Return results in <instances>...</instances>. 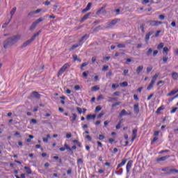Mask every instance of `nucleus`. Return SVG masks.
<instances>
[{"instance_id": "nucleus-10", "label": "nucleus", "mask_w": 178, "mask_h": 178, "mask_svg": "<svg viewBox=\"0 0 178 178\" xmlns=\"http://www.w3.org/2000/svg\"><path fill=\"white\" fill-rule=\"evenodd\" d=\"M134 112L136 115L140 113V106H138V104L134 105Z\"/></svg>"}, {"instance_id": "nucleus-41", "label": "nucleus", "mask_w": 178, "mask_h": 178, "mask_svg": "<svg viewBox=\"0 0 178 178\" xmlns=\"http://www.w3.org/2000/svg\"><path fill=\"white\" fill-rule=\"evenodd\" d=\"M91 6H92V3H88L87 6L86 7V8L88 10H90V9H91Z\"/></svg>"}, {"instance_id": "nucleus-1", "label": "nucleus", "mask_w": 178, "mask_h": 178, "mask_svg": "<svg viewBox=\"0 0 178 178\" xmlns=\"http://www.w3.org/2000/svg\"><path fill=\"white\" fill-rule=\"evenodd\" d=\"M19 40H20V35H15L7 38L3 43L4 49H8L10 47L15 45Z\"/></svg>"}, {"instance_id": "nucleus-50", "label": "nucleus", "mask_w": 178, "mask_h": 178, "mask_svg": "<svg viewBox=\"0 0 178 178\" xmlns=\"http://www.w3.org/2000/svg\"><path fill=\"white\" fill-rule=\"evenodd\" d=\"M77 164L78 165H83V160L81 159H78Z\"/></svg>"}, {"instance_id": "nucleus-53", "label": "nucleus", "mask_w": 178, "mask_h": 178, "mask_svg": "<svg viewBox=\"0 0 178 178\" xmlns=\"http://www.w3.org/2000/svg\"><path fill=\"white\" fill-rule=\"evenodd\" d=\"M88 65V63H83L81 69H83V67H86V66Z\"/></svg>"}, {"instance_id": "nucleus-33", "label": "nucleus", "mask_w": 178, "mask_h": 178, "mask_svg": "<svg viewBox=\"0 0 178 178\" xmlns=\"http://www.w3.org/2000/svg\"><path fill=\"white\" fill-rule=\"evenodd\" d=\"M156 141H158V137L155 136L153 140H152V145H154V144H155V143H156Z\"/></svg>"}, {"instance_id": "nucleus-5", "label": "nucleus", "mask_w": 178, "mask_h": 178, "mask_svg": "<svg viewBox=\"0 0 178 178\" xmlns=\"http://www.w3.org/2000/svg\"><path fill=\"white\" fill-rule=\"evenodd\" d=\"M158 77H159V73L155 74L154 76L152 77L150 83L147 88V90H148V91H149V90H151L154 87V84H155V81H156Z\"/></svg>"}, {"instance_id": "nucleus-8", "label": "nucleus", "mask_w": 178, "mask_h": 178, "mask_svg": "<svg viewBox=\"0 0 178 178\" xmlns=\"http://www.w3.org/2000/svg\"><path fill=\"white\" fill-rule=\"evenodd\" d=\"M147 23H149V25L152 26H159V24H162V22L155 20H149Z\"/></svg>"}, {"instance_id": "nucleus-12", "label": "nucleus", "mask_w": 178, "mask_h": 178, "mask_svg": "<svg viewBox=\"0 0 178 178\" xmlns=\"http://www.w3.org/2000/svg\"><path fill=\"white\" fill-rule=\"evenodd\" d=\"M32 42H33L29 39L22 44V45L21 46V48L22 49L26 48V47H29V45H30Z\"/></svg>"}, {"instance_id": "nucleus-27", "label": "nucleus", "mask_w": 178, "mask_h": 178, "mask_svg": "<svg viewBox=\"0 0 178 178\" xmlns=\"http://www.w3.org/2000/svg\"><path fill=\"white\" fill-rule=\"evenodd\" d=\"M16 7L13 8V9L10 11V15H11V18L13 17V15H15V13H16Z\"/></svg>"}, {"instance_id": "nucleus-16", "label": "nucleus", "mask_w": 178, "mask_h": 178, "mask_svg": "<svg viewBox=\"0 0 178 178\" xmlns=\"http://www.w3.org/2000/svg\"><path fill=\"white\" fill-rule=\"evenodd\" d=\"M40 34H41V31H39L38 32H37L36 33H35L31 38V39H29L31 40V42H33L35 38H37V37H38L40 35Z\"/></svg>"}, {"instance_id": "nucleus-55", "label": "nucleus", "mask_w": 178, "mask_h": 178, "mask_svg": "<svg viewBox=\"0 0 178 178\" xmlns=\"http://www.w3.org/2000/svg\"><path fill=\"white\" fill-rule=\"evenodd\" d=\"M159 19H160V20H165V15H160L159 16Z\"/></svg>"}, {"instance_id": "nucleus-15", "label": "nucleus", "mask_w": 178, "mask_h": 178, "mask_svg": "<svg viewBox=\"0 0 178 178\" xmlns=\"http://www.w3.org/2000/svg\"><path fill=\"white\" fill-rule=\"evenodd\" d=\"M168 158H170V156H161L160 158H158L156 159L157 162H163V161H166V159H168Z\"/></svg>"}, {"instance_id": "nucleus-13", "label": "nucleus", "mask_w": 178, "mask_h": 178, "mask_svg": "<svg viewBox=\"0 0 178 178\" xmlns=\"http://www.w3.org/2000/svg\"><path fill=\"white\" fill-rule=\"evenodd\" d=\"M126 162H127V159H122V162L118 165L116 170H118L120 168H122V166H124V165H126Z\"/></svg>"}, {"instance_id": "nucleus-56", "label": "nucleus", "mask_w": 178, "mask_h": 178, "mask_svg": "<svg viewBox=\"0 0 178 178\" xmlns=\"http://www.w3.org/2000/svg\"><path fill=\"white\" fill-rule=\"evenodd\" d=\"M33 123V124H37V120L35 119H31V124Z\"/></svg>"}, {"instance_id": "nucleus-35", "label": "nucleus", "mask_w": 178, "mask_h": 178, "mask_svg": "<svg viewBox=\"0 0 178 178\" xmlns=\"http://www.w3.org/2000/svg\"><path fill=\"white\" fill-rule=\"evenodd\" d=\"M151 54H152V49L149 48L148 49V51L146 52V55H147V56H149V55H151Z\"/></svg>"}, {"instance_id": "nucleus-39", "label": "nucleus", "mask_w": 178, "mask_h": 178, "mask_svg": "<svg viewBox=\"0 0 178 178\" xmlns=\"http://www.w3.org/2000/svg\"><path fill=\"white\" fill-rule=\"evenodd\" d=\"M74 60H78V62H81V59L77 57V55H73Z\"/></svg>"}, {"instance_id": "nucleus-4", "label": "nucleus", "mask_w": 178, "mask_h": 178, "mask_svg": "<svg viewBox=\"0 0 178 178\" xmlns=\"http://www.w3.org/2000/svg\"><path fill=\"white\" fill-rule=\"evenodd\" d=\"M120 19L119 18H115L114 19H112L111 22H107V26L106 27V29H112V27H113L114 26H116V24H118V23H119V22H120Z\"/></svg>"}, {"instance_id": "nucleus-42", "label": "nucleus", "mask_w": 178, "mask_h": 178, "mask_svg": "<svg viewBox=\"0 0 178 178\" xmlns=\"http://www.w3.org/2000/svg\"><path fill=\"white\" fill-rule=\"evenodd\" d=\"M10 22V19H9L8 22H6L2 25V29H6V27L8 26V24H9V23Z\"/></svg>"}, {"instance_id": "nucleus-58", "label": "nucleus", "mask_w": 178, "mask_h": 178, "mask_svg": "<svg viewBox=\"0 0 178 178\" xmlns=\"http://www.w3.org/2000/svg\"><path fill=\"white\" fill-rule=\"evenodd\" d=\"M177 111V107H175V108H173L171 110L170 113H175V112H176Z\"/></svg>"}, {"instance_id": "nucleus-45", "label": "nucleus", "mask_w": 178, "mask_h": 178, "mask_svg": "<svg viewBox=\"0 0 178 178\" xmlns=\"http://www.w3.org/2000/svg\"><path fill=\"white\" fill-rule=\"evenodd\" d=\"M14 136L15 137H19V138H21L22 137V135H20V133L19 131H16L15 134H14Z\"/></svg>"}, {"instance_id": "nucleus-44", "label": "nucleus", "mask_w": 178, "mask_h": 178, "mask_svg": "<svg viewBox=\"0 0 178 178\" xmlns=\"http://www.w3.org/2000/svg\"><path fill=\"white\" fill-rule=\"evenodd\" d=\"M145 27V24H142L140 26V30H142V33H144V29Z\"/></svg>"}, {"instance_id": "nucleus-37", "label": "nucleus", "mask_w": 178, "mask_h": 178, "mask_svg": "<svg viewBox=\"0 0 178 178\" xmlns=\"http://www.w3.org/2000/svg\"><path fill=\"white\" fill-rule=\"evenodd\" d=\"M120 104H122V102H116L115 104H113L111 105V108H115V106H118V105H120Z\"/></svg>"}, {"instance_id": "nucleus-21", "label": "nucleus", "mask_w": 178, "mask_h": 178, "mask_svg": "<svg viewBox=\"0 0 178 178\" xmlns=\"http://www.w3.org/2000/svg\"><path fill=\"white\" fill-rule=\"evenodd\" d=\"M90 37V35L88 34H85L79 40V42H83V40H88V38Z\"/></svg>"}, {"instance_id": "nucleus-38", "label": "nucleus", "mask_w": 178, "mask_h": 178, "mask_svg": "<svg viewBox=\"0 0 178 178\" xmlns=\"http://www.w3.org/2000/svg\"><path fill=\"white\" fill-rule=\"evenodd\" d=\"M121 126H122V121H120V122H118V124L116 125L115 129H116L117 130H119V129H120Z\"/></svg>"}, {"instance_id": "nucleus-49", "label": "nucleus", "mask_w": 178, "mask_h": 178, "mask_svg": "<svg viewBox=\"0 0 178 178\" xmlns=\"http://www.w3.org/2000/svg\"><path fill=\"white\" fill-rule=\"evenodd\" d=\"M99 140H105V136L102 134L99 135Z\"/></svg>"}, {"instance_id": "nucleus-14", "label": "nucleus", "mask_w": 178, "mask_h": 178, "mask_svg": "<svg viewBox=\"0 0 178 178\" xmlns=\"http://www.w3.org/2000/svg\"><path fill=\"white\" fill-rule=\"evenodd\" d=\"M126 162H127V159H122V162L118 165L116 170H118L120 168H122V166H124V165H126Z\"/></svg>"}, {"instance_id": "nucleus-32", "label": "nucleus", "mask_w": 178, "mask_h": 178, "mask_svg": "<svg viewBox=\"0 0 178 178\" xmlns=\"http://www.w3.org/2000/svg\"><path fill=\"white\" fill-rule=\"evenodd\" d=\"M109 70V66H108V65H104L102 69V70L103 72H107V70Z\"/></svg>"}, {"instance_id": "nucleus-22", "label": "nucleus", "mask_w": 178, "mask_h": 178, "mask_svg": "<svg viewBox=\"0 0 178 178\" xmlns=\"http://www.w3.org/2000/svg\"><path fill=\"white\" fill-rule=\"evenodd\" d=\"M24 169L26 170V173L28 175H31L33 173V171H31V168H30V167L25 166Z\"/></svg>"}, {"instance_id": "nucleus-24", "label": "nucleus", "mask_w": 178, "mask_h": 178, "mask_svg": "<svg viewBox=\"0 0 178 178\" xmlns=\"http://www.w3.org/2000/svg\"><path fill=\"white\" fill-rule=\"evenodd\" d=\"M127 115H129V113H127V111L124 109L122 110L120 113V116H127Z\"/></svg>"}, {"instance_id": "nucleus-20", "label": "nucleus", "mask_w": 178, "mask_h": 178, "mask_svg": "<svg viewBox=\"0 0 178 178\" xmlns=\"http://www.w3.org/2000/svg\"><path fill=\"white\" fill-rule=\"evenodd\" d=\"M95 118H96V115H88L86 116V120H91V119H92V120H95Z\"/></svg>"}, {"instance_id": "nucleus-51", "label": "nucleus", "mask_w": 178, "mask_h": 178, "mask_svg": "<svg viewBox=\"0 0 178 178\" xmlns=\"http://www.w3.org/2000/svg\"><path fill=\"white\" fill-rule=\"evenodd\" d=\"M82 74H83V77H85V78L88 77V71L83 72Z\"/></svg>"}, {"instance_id": "nucleus-48", "label": "nucleus", "mask_w": 178, "mask_h": 178, "mask_svg": "<svg viewBox=\"0 0 178 178\" xmlns=\"http://www.w3.org/2000/svg\"><path fill=\"white\" fill-rule=\"evenodd\" d=\"M76 111L79 113V115H81V113H83V111L81 110V108H80V107H77Z\"/></svg>"}, {"instance_id": "nucleus-29", "label": "nucleus", "mask_w": 178, "mask_h": 178, "mask_svg": "<svg viewBox=\"0 0 178 178\" xmlns=\"http://www.w3.org/2000/svg\"><path fill=\"white\" fill-rule=\"evenodd\" d=\"M118 97H109L108 102H113V101H118Z\"/></svg>"}, {"instance_id": "nucleus-26", "label": "nucleus", "mask_w": 178, "mask_h": 178, "mask_svg": "<svg viewBox=\"0 0 178 178\" xmlns=\"http://www.w3.org/2000/svg\"><path fill=\"white\" fill-rule=\"evenodd\" d=\"M175 94H177V91L172 90L170 92H169L168 94H167V97H172V95H175Z\"/></svg>"}, {"instance_id": "nucleus-64", "label": "nucleus", "mask_w": 178, "mask_h": 178, "mask_svg": "<svg viewBox=\"0 0 178 178\" xmlns=\"http://www.w3.org/2000/svg\"><path fill=\"white\" fill-rule=\"evenodd\" d=\"M33 15H35V13H34V11H32L29 13L28 16H30L31 17V16H33Z\"/></svg>"}, {"instance_id": "nucleus-19", "label": "nucleus", "mask_w": 178, "mask_h": 178, "mask_svg": "<svg viewBox=\"0 0 178 178\" xmlns=\"http://www.w3.org/2000/svg\"><path fill=\"white\" fill-rule=\"evenodd\" d=\"M143 70H144V66H143V65L138 66V67H137V69H136V73H137V74H140V73H141Z\"/></svg>"}, {"instance_id": "nucleus-3", "label": "nucleus", "mask_w": 178, "mask_h": 178, "mask_svg": "<svg viewBox=\"0 0 178 178\" xmlns=\"http://www.w3.org/2000/svg\"><path fill=\"white\" fill-rule=\"evenodd\" d=\"M44 20H45V19L40 17L39 19L33 22L29 28L30 31H34V30H35V27H37V24L41 23V22H44Z\"/></svg>"}, {"instance_id": "nucleus-30", "label": "nucleus", "mask_w": 178, "mask_h": 178, "mask_svg": "<svg viewBox=\"0 0 178 178\" xmlns=\"http://www.w3.org/2000/svg\"><path fill=\"white\" fill-rule=\"evenodd\" d=\"M48 138H51V135L47 134V138H43V142L44 143H48Z\"/></svg>"}, {"instance_id": "nucleus-54", "label": "nucleus", "mask_w": 178, "mask_h": 178, "mask_svg": "<svg viewBox=\"0 0 178 178\" xmlns=\"http://www.w3.org/2000/svg\"><path fill=\"white\" fill-rule=\"evenodd\" d=\"M111 76H113L112 71H109V72L106 74V77H111Z\"/></svg>"}, {"instance_id": "nucleus-60", "label": "nucleus", "mask_w": 178, "mask_h": 178, "mask_svg": "<svg viewBox=\"0 0 178 178\" xmlns=\"http://www.w3.org/2000/svg\"><path fill=\"white\" fill-rule=\"evenodd\" d=\"M86 138H87V140H88V141H92V138H91V137L90 136V135H87V136H86Z\"/></svg>"}, {"instance_id": "nucleus-43", "label": "nucleus", "mask_w": 178, "mask_h": 178, "mask_svg": "<svg viewBox=\"0 0 178 178\" xmlns=\"http://www.w3.org/2000/svg\"><path fill=\"white\" fill-rule=\"evenodd\" d=\"M118 48H126V44H118L117 45Z\"/></svg>"}, {"instance_id": "nucleus-17", "label": "nucleus", "mask_w": 178, "mask_h": 178, "mask_svg": "<svg viewBox=\"0 0 178 178\" xmlns=\"http://www.w3.org/2000/svg\"><path fill=\"white\" fill-rule=\"evenodd\" d=\"M91 15V13H88L87 14H86L81 19V23H84L85 20H87V19H88V17H90V15Z\"/></svg>"}, {"instance_id": "nucleus-46", "label": "nucleus", "mask_w": 178, "mask_h": 178, "mask_svg": "<svg viewBox=\"0 0 178 178\" xmlns=\"http://www.w3.org/2000/svg\"><path fill=\"white\" fill-rule=\"evenodd\" d=\"M101 109H102V108L101 107V106H97L96 108H95V112H99V111H101Z\"/></svg>"}, {"instance_id": "nucleus-36", "label": "nucleus", "mask_w": 178, "mask_h": 178, "mask_svg": "<svg viewBox=\"0 0 178 178\" xmlns=\"http://www.w3.org/2000/svg\"><path fill=\"white\" fill-rule=\"evenodd\" d=\"M165 44H163V42H161V43H159V44L158 45V47H157V49H162V48H163V46H164Z\"/></svg>"}, {"instance_id": "nucleus-31", "label": "nucleus", "mask_w": 178, "mask_h": 178, "mask_svg": "<svg viewBox=\"0 0 178 178\" xmlns=\"http://www.w3.org/2000/svg\"><path fill=\"white\" fill-rule=\"evenodd\" d=\"M137 131H138V129H133V131H132V135H133L134 137H137Z\"/></svg>"}, {"instance_id": "nucleus-40", "label": "nucleus", "mask_w": 178, "mask_h": 178, "mask_svg": "<svg viewBox=\"0 0 178 178\" xmlns=\"http://www.w3.org/2000/svg\"><path fill=\"white\" fill-rule=\"evenodd\" d=\"M79 44H74L72 45V47H71V49H70V51H73L74 49H76V48H79Z\"/></svg>"}, {"instance_id": "nucleus-61", "label": "nucleus", "mask_w": 178, "mask_h": 178, "mask_svg": "<svg viewBox=\"0 0 178 178\" xmlns=\"http://www.w3.org/2000/svg\"><path fill=\"white\" fill-rule=\"evenodd\" d=\"M151 70H152V67H147V73H149V72H151Z\"/></svg>"}, {"instance_id": "nucleus-11", "label": "nucleus", "mask_w": 178, "mask_h": 178, "mask_svg": "<svg viewBox=\"0 0 178 178\" xmlns=\"http://www.w3.org/2000/svg\"><path fill=\"white\" fill-rule=\"evenodd\" d=\"M31 96L33 97L34 98H37V99H40V98H41V95L36 91L32 92Z\"/></svg>"}, {"instance_id": "nucleus-47", "label": "nucleus", "mask_w": 178, "mask_h": 178, "mask_svg": "<svg viewBox=\"0 0 178 178\" xmlns=\"http://www.w3.org/2000/svg\"><path fill=\"white\" fill-rule=\"evenodd\" d=\"M116 175H122L123 173V168H120L119 171L115 172Z\"/></svg>"}, {"instance_id": "nucleus-52", "label": "nucleus", "mask_w": 178, "mask_h": 178, "mask_svg": "<svg viewBox=\"0 0 178 178\" xmlns=\"http://www.w3.org/2000/svg\"><path fill=\"white\" fill-rule=\"evenodd\" d=\"M113 95L115 97H119V95H120V92L119 91H117V92H115Z\"/></svg>"}, {"instance_id": "nucleus-62", "label": "nucleus", "mask_w": 178, "mask_h": 178, "mask_svg": "<svg viewBox=\"0 0 178 178\" xmlns=\"http://www.w3.org/2000/svg\"><path fill=\"white\" fill-rule=\"evenodd\" d=\"M154 136L155 137L159 136V131H155L154 133Z\"/></svg>"}, {"instance_id": "nucleus-18", "label": "nucleus", "mask_w": 178, "mask_h": 178, "mask_svg": "<svg viewBox=\"0 0 178 178\" xmlns=\"http://www.w3.org/2000/svg\"><path fill=\"white\" fill-rule=\"evenodd\" d=\"M70 120L72 123H74V122H76V120H77V114L76 113H72V116L70 117Z\"/></svg>"}, {"instance_id": "nucleus-28", "label": "nucleus", "mask_w": 178, "mask_h": 178, "mask_svg": "<svg viewBox=\"0 0 178 178\" xmlns=\"http://www.w3.org/2000/svg\"><path fill=\"white\" fill-rule=\"evenodd\" d=\"M120 87H127L129 86V83L127 81H124L120 83Z\"/></svg>"}, {"instance_id": "nucleus-6", "label": "nucleus", "mask_w": 178, "mask_h": 178, "mask_svg": "<svg viewBox=\"0 0 178 178\" xmlns=\"http://www.w3.org/2000/svg\"><path fill=\"white\" fill-rule=\"evenodd\" d=\"M69 67H70V65H69V63L64 64L62 67L58 70V77H59V76H62V74H63V73H65V72H66V70L69 69Z\"/></svg>"}, {"instance_id": "nucleus-23", "label": "nucleus", "mask_w": 178, "mask_h": 178, "mask_svg": "<svg viewBox=\"0 0 178 178\" xmlns=\"http://www.w3.org/2000/svg\"><path fill=\"white\" fill-rule=\"evenodd\" d=\"M151 35H152V32H149L146 34L145 39L146 42H148V41L149 40V37H151Z\"/></svg>"}, {"instance_id": "nucleus-7", "label": "nucleus", "mask_w": 178, "mask_h": 178, "mask_svg": "<svg viewBox=\"0 0 178 178\" xmlns=\"http://www.w3.org/2000/svg\"><path fill=\"white\" fill-rule=\"evenodd\" d=\"M105 8H106V5H104L101 8H99L96 12V15H97V16H99V15H101V10H102V15H106V13H108V12L106 11V10H105Z\"/></svg>"}, {"instance_id": "nucleus-57", "label": "nucleus", "mask_w": 178, "mask_h": 178, "mask_svg": "<svg viewBox=\"0 0 178 178\" xmlns=\"http://www.w3.org/2000/svg\"><path fill=\"white\" fill-rule=\"evenodd\" d=\"M112 88H119V85L113 83L112 85Z\"/></svg>"}, {"instance_id": "nucleus-25", "label": "nucleus", "mask_w": 178, "mask_h": 178, "mask_svg": "<svg viewBox=\"0 0 178 178\" xmlns=\"http://www.w3.org/2000/svg\"><path fill=\"white\" fill-rule=\"evenodd\" d=\"M173 80H177L178 79V73L177 72H172V74H171Z\"/></svg>"}, {"instance_id": "nucleus-2", "label": "nucleus", "mask_w": 178, "mask_h": 178, "mask_svg": "<svg viewBox=\"0 0 178 178\" xmlns=\"http://www.w3.org/2000/svg\"><path fill=\"white\" fill-rule=\"evenodd\" d=\"M161 172H165V175H175L178 174V170L175 168H170V167H165L161 169Z\"/></svg>"}, {"instance_id": "nucleus-34", "label": "nucleus", "mask_w": 178, "mask_h": 178, "mask_svg": "<svg viewBox=\"0 0 178 178\" xmlns=\"http://www.w3.org/2000/svg\"><path fill=\"white\" fill-rule=\"evenodd\" d=\"M92 91H98L99 90V87H97V86H93L91 88Z\"/></svg>"}, {"instance_id": "nucleus-9", "label": "nucleus", "mask_w": 178, "mask_h": 178, "mask_svg": "<svg viewBox=\"0 0 178 178\" xmlns=\"http://www.w3.org/2000/svg\"><path fill=\"white\" fill-rule=\"evenodd\" d=\"M133 166V160L129 161L127 164V173H130V169Z\"/></svg>"}, {"instance_id": "nucleus-59", "label": "nucleus", "mask_w": 178, "mask_h": 178, "mask_svg": "<svg viewBox=\"0 0 178 178\" xmlns=\"http://www.w3.org/2000/svg\"><path fill=\"white\" fill-rule=\"evenodd\" d=\"M74 90H75L76 91H79V90H80V86L76 85V86H74Z\"/></svg>"}, {"instance_id": "nucleus-63", "label": "nucleus", "mask_w": 178, "mask_h": 178, "mask_svg": "<svg viewBox=\"0 0 178 178\" xmlns=\"http://www.w3.org/2000/svg\"><path fill=\"white\" fill-rule=\"evenodd\" d=\"M156 55H158V50H154L153 51V56L155 57Z\"/></svg>"}]
</instances>
